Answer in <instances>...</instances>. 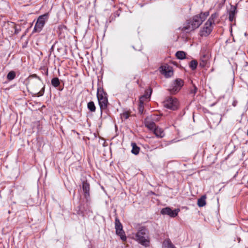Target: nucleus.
<instances>
[{"label": "nucleus", "mask_w": 248, "mask_h": 248, "mask_svg": "<svg viewBox=\"0 0 248 248\" xmlns=\"http://www.w3.org/2000/svg\"><path fill=\"white\" fill-rule=\"evenodd\" d=\"M15 32H16V33H17V32H16V30L15 31Z\"/></svg>", "instance_id": "obj_30"}, {"label": "nucleus", "mask_w": 248, "mask_h": 248, "mask_svg": "<svg viewBox=\"0 0 248 248\" xmlns=\"http://www.w3.org/2000/svg\"><path fill=\"white\" fill-rule=\"evenodd\" d=\"M90 185L87 181L82 182V189L84 193V197L86 199L90 197Z\"/></svg>", "instance_id": "obj_11"}, {"label": "nucleus", "mask_w": 248, "mask_h": 248, "mask_svg": "<svg viewBox=\"0 0 248 248\" xmlns=\"http://www.w3.org/2000/svg\"><path fill=\"white\" fill-rule=\"evenodd\" d=\"M237 13L236 7L235 6H231L230 11L229 12V20L232 22L235 19V15Z\"/></svg>", "instance_id": "obj_12"}, {"label": "nucleus", "mask_w": 248, "mask_h": 248, "mask_svg": "<svg viewBox=\"0 0 248 248\" xmlns=\"http://www.w3.org/2000/svg\"><path fill=\"white\" fill-rule=\"evenodd\" d=\"M97 97L102 115L103 111H106L108 108V102L107 94L103 91L98 90Z\"/></svg>", "instance_id": "obj_3"}, {"label": "nucleus", "mask_w": 248, "mask_h": 248, "mask_svg": "<svg viewBox=\"0 0 248 248\" xmlns=\"http://www.w3.org/2000/svg\"><path fill=\"white\" fill-rule=\"evenodd\" d=\"M209 15V13L206 12L201 13L199 15L194 16L192 20L188 22L187 26L185 27V29L192 31L198 28L202 22L206 19Z\"/></svg>", "instance_id": "obj_1"}, {"label": "nucleus", "mask_w": 248, "mask_h": 248, "mask_svg": "<svg viewBox=\"0 0 248 248\" xmlns=\"http://www.w3.org/2000/svg\"><path fill=\"white\" fill-rule=\"evenodd\" d=\"M144 104V102H140V101L139 105V111L140 113H142L143 111Z\"/></svg>", "instance_id": "obj_26"}, {"label": "nucleus", "mask_w": 248, "mask_h": 248, "mask_svg": "<svg viewBox=\"0 0 248 248\" xmlns=\"http://www.w3.org/2000/svg\"><path fill=\"white\" fill-rule=\"evenodd\" d=\"M47 19V15L46 14L39 16L35 25L34 30L36 32H40L44 27Z\"/></svg>", "instance_id": "obj_6"}, {"label": "nucleus", "mask_w": 248, "mask_h": 248, "mask_svg": "<svg viewBox=\"0 0 248 248\" xmlns=\"http://www.w3.org/2000/svg\"><path fill=\"white\" fill-rule=\"evenodd\" d=\"M32 76L33 77H35V78L38 77L36 75H35V74L33 75Z\"/></svg>", "instance_id": "obj_29"}, {"label": "nucleus", "mask_w": 248, "mask_h": 248, "mask_svg": "<svg viewBox=\"0 0 248 248\" xmlns=\"http://www.w3.org/2000/svg\"><path fill=\"white\" fill-rule=\"evenodd\" d=\"M197 88L195 85H193V89H191L190 91V93L195 95L197 92Z\"/></svg>", "instance_id": "obj_28"}, {"label": "nucleus", "mask_w": 248, "mask_h": 248, "mask_svg": "<svg viewBox=\"0 0 248 248\" xmlns=\"http://www.w3.org/2000/svg\"><path fill=\"white\" fill-rule=\"evenodd\" d=\"M175 56L178 59L183 60L186 57V53L184 51H178L176 53Z\"/></svg>", "instance_id": "obj_18"}, {"label": "nucleus", "mask_w": 248, "mask_h": 248, "mask_svg": "<svg viewBox=\"0 0 248 248\" xmlns=\"http://www.w3.org/2000/svg\"><path fill=\"white\" fill-rule=\"evenodd\" d=\"M132 149L131 152L134 155H138L140 151V148L138 147L136 143H132Z\"/></svg>", "instance_id": "obj_17"}, {"label": "nucleus", "mask_w": 248, "mask_h": 248, "mask_svg": "<svg viewBox=\"0 0 248 248\" xmlns=\"http://www.w3.org/2000/svg\"><path fill=\"white\" fill-rule=\"evenodd\" d=\"M213 29V24L206 21L203 27L200 31V35L202 36H207L210 34Z\"/></svg>", "instance_id": "obj_7"}, {"label": "nucleus", "mask_w": 248, "mask_h": 248, "mask_svg": "<svg viewBox=\"0 0 248 248\" xmlns=\"http://www.w3.org/2000/svg\"><path fill=\"white\" fill-rule=\"evenodd\" d=\"M198 65V62L196 60H192L189 63V67L192 70H195L196 69Z\"/></svg>", "instance_id": "obj_24"}, {"label": "nucleus", "mask_w": 248, "mask_h": 248, "mask_svg": "<svg viewBox=\"0 0 248 248\" xmlns=\"http://www.w3.org/2000/svg\"><path fill=\"white\" fill-rule=\"evenodd\" d=\"M208 61V57L206 55H203V56L201 58L200 62L199 65L201 67H204L205 66L207 63Z\"/></svg>", "instance_id": "obj_15"}, {"label": "nucleus", "mask_w": 248, "mask_h": 248, "mask_svg": "<svg viewBox=\"0 0 248 248\" xmlns=\"http://www.w3.org/2000/svg\"><path fill=\"white\" fill-rule=\"evenodd\" d=\"M145 125L149 129L153 130H154V129L156 127L155 123H154L153 122H148V121L146 122Z\"/></svg>", "instance_id": "obj_19"}, {"label": "nucleus", "mask_w": 248, "mask_h": 248, "mask_svg": "<svg viewBox=\"0 0 248 248\" xmlns=\"http://www.w3.org/2000/svg\"><path fill=\"white\" fill-rule=\"evenodd\" d=\"M129 116V114L127 112H124L121 114V117L122 119H127L128 118Z\"/></svg>", "instance_id": "obj_27"}, {"label": "nucleus", "mask_w": 248, "mask_h": 248, "mask_svg": "<svg viewBox=\"0 0 248 248\" xmlns=\"http://www.w3.org/2000/svg\"><path fill=\"white\" fill-rule=\"evenodd\" d=\"M87 108L92 112H94L96 109V107L93 101H90L88 103Z\"/></svg>", "instance_id": "obj_20"}, {"label": "nucleus", "mask_w": 248, "mask_h": 248, "mask_svg": "<svg viewBox=\"0 0 248 248\" xmlns=\"http://www.w3.org/2000/svg\"><path fill=\"white\" fill-rule=\"evenodd\" d=\"M163 106L167 108L174 110L178 108V101L175 98L169 97L163 102Z\"/></svg>", "instance_id": "obj_4"}, {"label": "nucleus", "mask_w": 248, "mask_h": 248, "mask_svg": "<svg viewBox=\"0 0 248 248\" xmlns=\"http://www.w3.org/2000/svg\"><path fill=\"white\" fill-rule=\"evenodd\" d=\"M184 82L181 79H177L173 83L172 87L170 89V92L172 93H175L178 92L183 86Z\"/></svg>", "instance_id": "obj_8"}, {"label": "nucleus", "mask_w": 248, "mask_h": 248, "mask_svg": "<svg viewBox=\"0 0 248 248\" xmlns=\"http://www.w3.org/2000/svg\"><path fill=\"white\" fill-rule=\"evenodd\" d=\"M135 239L142 246L147 247L149 246L150 239L149 232L145 227H141L135 234Z\"/></svg>", "instance_id": "obj_2"}, {"label": "nucleus", "mask_w": 248, "mask_h": 248, "mask_svg": "<svg viewBox=\"0 0 248 248\" xmlns=\"http://www.w3.org/2000/svg\"><path fill=\"white\" fill-rule=\"evenodd\" d=\"M16 77V73L14 71H10L7 76V78L9 80H13Z\"/></svg>", "instance_id": "obj_25"}, {"label": "nucleus", "mask_w": 248, "mask_h": 248, "mask_svg": "<svg viewBox=\"0 0 248 248\" xmlns=\"http://www.w3.org/2000/svg\"><path fill=\"white\" fill-rule=\"evenodd\" d=\"M206 197L205 196H202L198 201V205L199 207H203L206 204Z\"/></svg>", "instance_id": "obj_16"}, {"label": "nucleus", "mask_w": 248, "mask_h": 248, "mask_svg": "<svg viewBox=\"0 0 248 248\" xmlns=\"http://www.w3.org/2000/svg\"><path fill=\"white\" fill-rule=\"evenodd\" d=\"M59 79L58 78H54L51 80V84L55 87H57L60 85Z\"/></svg>", "instance_id": "obj_22"}, {"label": "nucleus", "mask_w": 248, "mask_h": 248, "mask_svg": "<svg viewBox=\"0 0 248 248\" xmlns=\"http://www.w3.org/2000/svg\"><path fill=\"white\" fill-rule=\"evenodd\" d=\"M163 245L165 248H175L174 245L169 240H165L163 243Z\"/></svg>", "instance_id": "obj_21"}, {"label": "nucleus", "mask_w": 248, "mask_h": 248, "mask_svg": "<svg viewBox=\"0 0 248 248\" xmlns=\"http://www.w3.org/2000/svg\"><path fill=\"white\" fill-rule=\"evenodd\" d=\"M179 211V209H175L174 210H172L169 207H166V208H163L161 210V213L162 215H167L171 217H174L177 216Z\"/></svg>", "instance_id": "obj_10"}, {"label": "nucleus", "mask_w": 248, "mask_h": 248, "mask_svg": "<svg viewBox=\"0 0 248 248\" xmlns=\"http://www.w3.org/2000/svg\"><path fill=\"white\" fill-rule=\"evenodd\" d=\"M152 92V89L151 88L149 89L148 91H146L145 94L140 97V101L145 102L146 101H148L149 98H150Z\"/></svg>", "instance_id": "obj_13"}, {"label": "nucleus", "mask_w": 248, "mask_h": 248, "mask_svg": "<svg viewBox=\"0 0 248 248\" xmlns=\"http://www.w3.org/2000/svg\"><path fill=\"white\" fill-rule=\"evenodd\" d=\"M115 228L116 230V233L120 237L121 240L123 241H125L126 240V237L123 230V225L118 217L115 218Z\"/></svg>", "instance_id": "obj_5"}, {"label": "nucleus", "mask_w": 248, "mask_h": 248, "mask_svg": "<svg viewBox=\"0 0 248 248\" xmlns=\"http://www.w3.org/2000/svg\"><path fill=\"white\" fill-rule=\"evenodd\" d=\"M161 73L166 78L171 77L173 74L172 68L166 64L161 67Z\"/></svg>", "instance_id": "obj_9"}, {"label": "nucleus", "mask_w": 248, "mask_h": 248, "mask_svg": "<svg viewBox=\"0 0 248 248\" xmlns=\"http://www.w3.org/2000/svg\"><path fill=\"white\" fill-rule=\"evenodd\" d=\"M154 133L155 136L158 138H163L165 136L164 130L158 127H156L154 130Z\"/></svg>", "instance_id": "obj_14"}, {"label": "nucleus", "mask_w": 248, "mask_h": 248, "mask_svg": "<svg viewBox=\"0 0 248 248\" xmlns=\"http://www.w3.org/2000/svg\"><path fill=\"white\" fill-rule=\"evenodd\" d=\"M217 15L216 13H214L211 16L207 21L210 23L212 24H214L215 19L217 17Z\"/></svg>", "instance_id": "obj_23"}]
</instances>
